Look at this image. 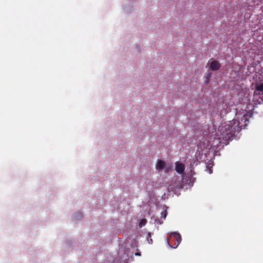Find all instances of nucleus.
Returning a JSON list of instances; mask_svg holds the SVG:
<instances>
[{"mask_svg": "<svg viewBox=\"0 0 263 263\" xmlns=\"http://www.w3.org/2000/svg\"><path fill=\"white\" fill-rule=\"evenodd\" d=\"M254 96L256 99L260 96H263V83L256 84Z\"/></svg>", "mask_w": 263, "mask_h": 263, "instance_id": "obj_3", "label": "nucleus"}, {"mask_svg": "<svg viewBox=\"0 0 263 263\" xmlns=\"http://www.w3.org/2000/svg\"><path fill=\"white\" fill-rule=\"evenodd\" d=\"M185 170V165L181 163L177 162L175 163V170L180 174L184 173Z\"/></svg>", "mask_w": 263, "mask_h": 263, "instance_id": "obj_4", "label": "nucleus"}, {"mask_svg": "<svg viewBox=\"0 0 263 263\" xmlns=\"http://www.w3.org/2000/svg\"><path fill=\"white\" fill-rule=\"evenodd\" d=\"M76 217L77 219H81L82 217V215L80 213H77L76 215Z\"/></svg>", "mask_w": 263, "mask_h": 263, "instance_id": "obj_9", "label": "nucleus"}, {"mask_svg": "<svg viewBox=\"0 0 263 263\" xmlns=\"http://www.w3.org/2000/svg\"><path fill=\"white\" fill-rule=\"evenodd\" d=\"M211 77V73H209L208 74V76H206V79H209Z\"/></svg>", "mask_w": 263, "mask_h": 263, "instance_id": "obj_10", "label": "nucleus"}, {"mask_svg": "<svg viewBox=\"0 0 263 263\" xmlns=\"http://www.w3.org/2000/svg\"><path fill=\"white\" fill-rule=\"evenodd\" d=\"M149 241H150L149 242V243H152V242H153L152 239V238H150Z\"/></svg>", "mask_w": 263, "mask_h": 263, "instance_id": "obj_12", "label": "nucleus"}, {"mask_svg": "<svg viewBox=\"0 0 263 263\" xmlns=\"http://www.w3.org/2000/svg\"><path fill=\"white\" fill-rule=\"evenodd\" d=\"M221 64L217 60H214L210 63V69L213 71H217L220 69Z\"/></svg>", "mask_w": 263, "mask_h": 263, "instance_id": "obj_5", "label": "nucleus"}, {"mask_svg": "<svg viewBox=\"0 0 263 263\" xmlns=\"http://www.w3.org/2000/svg\"><path fill=\"white\" fill-rule=\"evenodd\" d=\"M241 128L238 120H234L225 126L220 127V133L219 139H222L225 141L230 140L233 136Z\"/></svg>", "mask_w": 263, "mask_h": 263, "instance_id": "obj_1", "label": "nucleus"}, {"mask_svg": "<svg viewBox=\"0 0 263 263\" xmlns=\"http://www.w3.org/2000/svg\"><path fill=\"white\" fill-rule=\"evenodd\" d=\"M209 79H206V83H208L209 82Z\"/></svg>", "mask_w": 263, "mask_h": 263, "instance_id": "obj_13", "label": "nucleus"}, {"mask_svg": "<svg viewBox=\"0 0 263 263\" xmlns=\"http://www.w3.org/2000/svg\"><path fill=\"white\" fill-rule=\"evenodd\" d=\"M146 223V220L145 219H143L139 222V227L140 228H141L143 226H145Z\"/></svg>", "mask_w": 263, "mask_h": 263, "instance_id": "obj_8", "label": "nucleus"}, {"mask_svg": "<svg viewBox=\"0 0 263 263\" xmlns=\"http://www.w3.org/2000/svg\"><path fill=\"white\" fill-rule=\"evenodd\" d=\"M181 241V235L176 232L172 233L167 239V243L174 249L178 247Z\"/></svg>", "mask_w": 263, "mask_h": 263, "instance_id": "obj_2", "label": "nucleus"}, {"mask_svg": "<svg viewBox=\"0 0 263 263\" xmlns=\"http://www.w3.org/2000/svg\"><path fill=\"white\" fill-rule=\"evenodd\" d=\"M166 163L164 161L159 159L157 160L156 164V168L157 170L161 171L163 170L165 166Z\"/></svg>", "mask_w": 263, "mask_h": 263, "instance_id": "obj_6", "label": "nucleus"}, {"mask_svg": "<svg viewBox=\"0 0 263 263\" xmlns=\"http://www.w3.org/2000/svg\"><path fill=\"white\" fill-rule=\"evenodd\" d=\"M167 210L166 209L164 210L163 212H161V217L163 219H165L167 216Z\"/></svg>", "mask_w": 263, "mask_h": 263, "instance_id": "obj_7", "label": "nucleus"}, {"mask_svg": "<svg viewBox=\"0 0 263 263\" xmlns=\"http://www.w3.org/2000/svg\"><path fill=\"white\" fill-rule=\"evenodd\" d=\"M135 255L137 256H140L141 254H140V253L137 252L135 254Z\"/></svg>", "mask_w": 263, "mask_h": 263, "instance_id": "obj_11", "label": "nucleus"}, {"mask_svg": "<svg viewBox=\"0 0 263 263\" xmlns=\"http://www.w3.org/2000/svg\"><path fill=\"white\" fill-rule=\"evenodd\" d=\"M148 236L151 237V234L148 233Z\"/></svg>", "mask_w": 263, "mask_h": 263, "instance_id": "obj_14", "label": "nucleus"}]
</instances>
